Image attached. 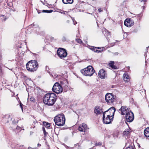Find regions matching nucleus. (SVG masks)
Masks as SVG:
<instances>
[{"label":"nucleus","mask_w":149,"mask_h":149,"mask_svg":"<svg viewBox=\"0 0 149 149\" xmlns=\"http://www.w3.org/2000/svg\"><path fill=\"white\" fill-rule=\"evenodd\" d=\"M56 100V95L52 93L46 94L43 97L44 103L48 106H52L55 103Z\"/></svg>","instance_id":"f257e3e1"},{"label":"nucleus","mask_w":149,"mask_h":149,"mask_svg":"<svg viewBox=\"0 0 149 149\" xmlns=\"http://www.w3.org/2000/svg\"><path fill=\"white\" fill-rule=\"evenodd\" d=\"M38 67V64L37 61H31L26 64L27 70L30 72H33L37 70Z\"/></svg>","instance_id":"f03ea898"},{"label":"nucleus","mask_w":149,"mask_h":149,"mask_svg":"<svg viewBox=\"0 0 149 149\" xmlns=\"http://www.w3.org/2000/svg\"><path fill=\"white\" fill-rule=\"evenodd\" d=\"M65 118L63 114H59L56 116L54 118V120L55 123L57 125L62 126L65 124Z\"/></svg>","instance_id":"7ed1b4c3"},{"label":"nucleus","mask_w":149,"mask_h":149,"mask_svg":"<svg viewBox=\"0 0 149 149\" xmlns=\"http://www.w3.org/2000/svg\"><path fill=\"white\" fill-rule=\"evenodd\" d=\"M82 74L85 76H91L95 72V70L91 66H88L87 68L81 70Z\"/></svg>","instance_id":"20e7f679"},{"label":"nucleus","mask_w":149,"mask_h":149,"mask_svg":"<svg viewBox=\"0 0 149 149\" xmlns=\"http://www.w3.org/2000/svg\"><path fill=\"white\" fill-rule=\"evenodd\" d=\"M116 97L112 93H107L105 95V100L108 104H111L115 100Z\"/></svg>","instance_id":"39448f33"},{"label":"nucleus","mask_w":149,"mask_h":149,"mask_svg":"<svg viewBox=\"0 0 149 149\" xmlns=\"http://www.w3.org/2000/svg\"><path fill=\"white\" fill-rule=\"evenodd\" d=\"M63 85H60L58 83L56 82L54 85L52 89L55 93L58 94L61 93L63 90Z\"/></svg>","instance_id":"423d86ee"},{"label":"nucleus","mask_w":149,"mask_h":149,"mask_svg":"<svg viewBox=\"0 0 149 149\" xmlns=\"http://www.w3.org/2000/svg\"><path fill=\"white\" fill-rule=\"evenodd\" d=\"M115 111V108L113 107H112L107 111L104 112L103 113V116H104L113 117Z\"/></svg>","instance_id":"0eeeda50"},{"label":"nucleus","mask_w":149,"mask_h":149,"mask_svg":"<svg viewBox=\"0 0 149 149\" xmlns=\"http://www.w3.org/2000/svg\"><path fill=\"white\" fill-rule=\"evenodd\" d=\"M57 53L58 55L61 59L65 57L67 55L66 50L65 49L61 48L58 49Z\"/></svg>","instance_id":"6e6552de"},{"label":"nucleus","mask_w":149,"mask_h":149,"mask_svg":"<svg viewBox=\"0 0 149 149\" xmlns=\"http://www.w3.org/2000/svg\"><path fill=\"white\" fill-rule=\"evenodd\" d=\"M126 121L128 122H132L134 119V115L133 113L130 111L125 114Z\"/></svg>","instance_id":"1a4fd4ad"},{"label":"nucleus","mask_w":149,"mask_h":149,"mask_svg":"<svg viewBox=\"0 0 149 149\" xmlns=\"http://www.w3.org/2000/svg\"><path fill=\"white\" fill-rule=\"evenodd\" d=\"M113 117H109L103 116V120L104 123L109 124L111 123L113 121Z\"/></svg>","instance_id":"9d476101"},{"label":"nucleus","mask_w":149,"mask_h":149,"mask_svg":"<svg viewBox=\"0 0 149 149\" xmlns=\"http://www.w3.org/2000/svg\"><path fill=\"white\" fill-rule=\"evenodd\" d=\"M88 129L86 125L84 123L80 125L78 127L79 130L83 132H85Z\"/></svg>","instance_id":"9b49d317"},{"label":"nucleus","mask_w":149,"mask_h":149,"mask_svg":"<svg viewBox=\"0 0 149 149\" xmlns=\"http://www.w3.org/2000/svg\"><path fill=\"white\" fill-rule=\"evenodd\" d=\"M119 110L121 112V113L122 115L126 114L127 112L130 111L125 106H122Z\"/></svg>","instance_id":"f8f14e48"},{"label":"nucleus","mask_w":149,"mask_h":149,"mask_svg":"<svg viewBox=\"0 0 149 149\" xmlns=\"http://www.w3.org/2000/svg\"><path fill=\"white\" fill-rule=\"evenodd\" d=\"M132 22L130 19H127L124 22V24L127 27H130L134 24V22L132 23Z\"/></svg>","instance_id":"ddd939ff"},{"label":"nucleus","mask_w":149,"mask_h":149,"mask_svg":"<svg viewBox=\"0 0 149 149\" xmlns=\"http://www.w3.org/2000/svg\"><path fill=\"white\" fill-rule=\"evenodd\" d=\"M106 75V72L103 69L100 70L99 72L98 75L101 79H104Z\"/></svg>","instance_id":"4468645a"},{"label":"nucleus","mask_w":149,"mask_h":149,"mask_svg":"<svg viewBox=\"0 0 149 149\" xmlns=\"http://www.w3.org/2000/svg\"><path fill=\"white\" fill-rule=\"evenodd\" d=\"M103 112L102 109L100 107H95L94 112L97 114H99Z\"/></svg>","instance_id":"2eb2a0df"},{"label":"nucleus","mask_w":149,"mask_h":149,"mask_svg":"<svg viewBox=\"0 0 149 149\" xmlns=\"http://www.w3.org/2000/svg\"><path fill=\"white\" fill-rule=\"evenodd\" d=\"M123 78L124 81L126 82L130 80L129 76L126 73L124 74Z\"/></svg>","instance_id":"dca6fc26"},{"label":"nucleus","mask_w":149,"mask_h":149,"mask_svg":"<svg viewBox=\"0 0 149 149\" xmlns=\"http://www.w3.org/2000/svg\"><path fill=\"white\" fill-rule=\"evenodd\" d=\"M13 149H25L23 145H21L17 144L14 147H13Z\"/></svg>","instance_id":"f3484780"},{"label":"nucleus","mask_w":149,"mask_h":149,"mask_svg":"<svg viewBox=\"0 0 149 149\" xmlns=\"http://www.w3.org/2000/svg\"><path fill=\"white\" fill-rule=\"evenodd\" d=\"M144 133L145 136L147 137H149V127L145 129Z\"/></svg>","instance_id":"a211bd4d"},{"label":"nucleus","mask_w":149,"mask_h":149,"mask_svg":"<svg viewBox=\"0 0 149 149\" xmlns=\"http://www.w3.org/2000/svg\"><path fill=\"white\" fill-rule=\"evenodd\" d=\"M131 130L130 129H128L127 130H126L123 132V134L124 136L129 135L130 134Z\"/></svg>","instance_id":"6ab92c4d"},{"label":"nucleus","mask_w":149,"mask_h":149,"mask_svg":"<svg viewBox=\"0 0 149 149\" xmlns=\"http://www.w3.org/2000/svg\"><path fill=\"white\" fill-rule=\"evenodd\" d=\"M62 1L65 4H72L73 3V0H62Z\"/></svg>","instance_id":"aec40b11"},{"label":"nucleus","mask_w":149,"mask_h":149,"mask_svg":"<svg viewBox=\"0 0 149 149\" xmlns=\"http://www.w3.org/2000/svg\"><path fill=\"white\" fill-rule=\"evenodd\" d=\"M109 66H110L112 69H117L116 66L114 65V62L111 61L109 64Z\"/></svg>","instance_id":"412c9836"},{"label":"nucleus","mask_w":149,"mask_h":149,"mask_svg":"<svg viewBox=\"0 0 149 149\" xmlns=\"http://www.w3.org/2000/svg\"><path fill=\"white\" fill-rule=\"evenodd\" d=\"M103 33L104 34L105 36L107 38H109L110 37V33L107 30H105V33H104V31H102Z\"/></svg>","instance_id":"4be33fe9"},{"label":"nucleus","mask_w":149,"mask_h":149,"mask_svg":"<svg viewBox=\"0 0 149 149\" xmlns=\"http://www.w3.org/2000/svg\"><path fill=\"white\" fill-rule=\"evenodd\" d=\"M43 124V125L47 128H48L50 126V124L47 122H44Z\"/></svg>","instance_id":"5701e85b"},{"label":"nucleus","mask_w":149,"mask_h":149,"mask_svg":"<svg viewBox=\"0 0 149 149\" xmlns=\"http://www.w3.org/2000/svg\"><path fill=\"white\" fill-rule=\"evenodd\" d=\"M97 49H100L99 47H94V49H93V51H94V52H97V53H99L100 52H101V51L100 50H97Z\"/></svg>","instance_id":"b1692460"},{"label":"nucleus","mask_w":149,"mask_h":149,"mask_svg":"<svg viewBox=\"0 0 149 149\" xmlns=\"http://www.w3.org/2000/svg\"><path fill=\"white\" fill-rule=\"evenodd\" d=\"M53 11L52 10H43L42 12L45 13H52Z\"/></svg>","instance_id":"393cba45"},{"label":"nucleus","mask_w":149,"mask_h":149,"mask_svg":"<svg viewBox=\"0 0 149 149\" xmlns=\"http://www.w3.org/2000/svg\"><path fill=\"white\" fill-rule=\"evenodd\" d=\"M28 100H29L32 102H34L35 101L34 98L33 97H31L30 98L29 97L28 98Z\"/></svg>","instance_id":"a878e982"},{"label":"nucleus","mask_w":149,"mask_h":149,"mask_svg":"<svg viewBox=\"0 0 149 149\" xmlns=\"http://www.w3.org/2000/svg\"><path fill=\"white\" fill-rule=\"evenodd\" d=\"M48 72L49 73V74L50 75L52 76L54 78H55L56 77L58 76L56 74L54 73H53V74H52L49 72Z\"/></svg>","instance_id":"bb28decb"},{"label":"nucleus","mask_w":149,"mask_h":149,"mask_svg":"<svg viewBox=\"0 0 149 149\" xmlns=\"http://www.w3.org/2000/svg\"><path fill=\"white\" fill-rule=\"evenodd\" d=\"M1 17H2L1 19H3L4 21H5L6 20L7 18L6 16L4 15H2Z\"/></svg>","instance_id":"cd10ccee"},{"label":"nucleus","mask_w":149,"mask_h":149,"mask_svg":"<svg viewBox=\"0 0 149 149\" xmlns=\"http://www.w3.org/2000/svg\"><path fill=\"white\" fill-rule=\"evenodd\" d=\"M21 130V128L20 127H19L18 126H17V127L16 128V130L17 131H17V132L20 131Z\"/></svg>","instance_id":"c85d7f7f"},{"label":"nucleus","mask_w":149,"mask_h":149,"mask_svg":"<svg viewBox=\"0 0 149 149\" xmlns=\"http://www.w3.org/2000/svg\"><path fill=\"white\" fill-rule=\"evenodd\" d=\"M76 40L78 43H81L82 42V40L80 39H76Z\"/></svg>","instance_id":"c756f323"},{"label":"nucleus","mask_w":149,"mask_h":149,"mask_svg":"<svg viewBox=\"0 0 149 149\" xmlns=\"http://www.w3.org/2000/svg\"><path fill=\"white\" fill-rule=\"evenodd\" d=\"M42 130L44 132V136H46L47 134V132H46L45 130L44 127H42Z\"/></svg>","instance_id":"7c9ffc66"},{"label":"nucleus","mask_w":149,"mask_h":149,"mask_svg":"<svg viewBox=\"0 0 149 149\" xmlns=\"http://www.w3.org/2000/svg\"><path fill=\"white\" fill-rule=\"evenodd\" d=\"M126 149H135L133 146H129L128 147H127L126 148Z\"/></svg>","instance_id":"2f4dec72"},{"label":"nucleus","mask_w":149,"mask_h":149,"mask_svg":"<svg viewBox=\"0 0 149 149\" xmlns=\"http://www.w3.org/2000/svg\"><path fill=\"white\" fill-rule=\"evenodd\" d=\"M19 104V106H20V107L21 108V109H22V111H23V109L22 105H23L22 104V103L21 102H20Z\"/></svg>","instance_id":"473e14b6"},{"label":"nucleus","mask_w":149,"mask_h":149,"mask_svg":"<svg viewBox=\"0 0 149 149\" xmlns=\"http://www.w3.org/2000/svg\"><path fill=\"white\" fill-rule=\"evenodd\" d=\"M72 20L73 22V24L74 25H75L77 23V22L74 20V19L73 18H72Z\"/></svg>","instance_id":"72a5a7b5"},{"label":"nucleus","mask_w":149,"mask_h":149,"mask_svg":"<svg viewBox=\"0 0 149 149\" xmlns=\"http://www.w3.org/2000/svg\"><path fill=\"white\" fill-rule=\"evenodd\" d=\"M147 0H139V1L141 2H143V4H144L146 2Z\"/></svg>","instance_id":"f704fd0d"},{"label":"nucleus","mask_w":149,"mask_h":149,"mask_svg":"<svg viewBox=\"0 0 149 149\" xmlns=\"http://www.w3.org/2000/svg\"><path fill=\"white\" fill-rule=\"evenodd\" d=\"M102 144L100 142H98L96 143L95 145L96 146H100Z\"/></svg>","instance_id":"c9c22d12"},{"label":"nucleus","mask_w":149,"mask_h":149,"mask_svg":"<svg viewBox=\"0 0 149 149\" xmlns=\"http://www.w3.org/2000/svg\"><path fill=\"white\" fill-rule=\"evenodd\" d=\"M94 47L90 46L89 47V48L91 50H93V49H94Z\"/></svg>","instance_id":"e433bc0d"},{"label":"nucleus","mask_w":149,"mask_h":149,"mask_svg":"<svg viewBox=\"0 0 149 149\" xmlns=\"http://www.w3.org/2000/svg\"><path fill=\"white\" fill-rule=\"evenodd\" d=\"M50 39L52 41H53V40H55L54 38L53 37H50Z\"/></svg>","instance_id":"4c0bfd02"},{"label":"nucleus","mask_w":149,"mask_h":149,"mask_svg":"<svg viewBox=\"0 0 149 149\" xmlns=\"http://www.w3.org/2000/svg\"><path fill=\"white\" fill-rule=\"evenodd\" d=\"M118 54V53L117 52L114 53H113V55H117Z\"/></svg>","instance_id":"58836bf2"},{"label":"nucleus","mask_w":149,"mask_h":149,"mask_svg":"<svg viewBox=\"0 0 149 149\" xmlns=\"http://www.w3.org/2000/svg\"><path fill=\"white\" fill-rule=\"evenodd\" d=\"M28 149H36V148H32L31 147H28Z\"/></svg>","instance_id":"ea45409f"},{"label":"nucleus","mask_w":149,"mask_h":149,"mask_svg":"<svg viewBox=\"0 0 149 149\" xmlns=\"http://www.w3.org/2000/svg\"><path fill=\"white\" fill-rule=\"evenodd\" d=\"M98 11H99V12H101L102 11V10L101 9V8H100L98 9Z\"/></svg>","instance_id":"a19ab883"},{"label":"nucleus","mask_w":149,"mask_h":149,"mask_svg":"<svg viewBox=\"0 0 149 149\" xmlns=\"http://www.w3.org/2000/svg\"><path fill=\"white\" fill-rule=\"evenodd\" d=\"M9 118H10V117L9 116H5V118H7L8 119Z\"/></svg>","instance_id":"79ce46f5"},{"label":"nucleus","mask_w":149,"mask_h":149,"mask_svg":"<svg viewBox=\"0 0 149 149\" xmlns=\"http://www.w3.org/2000/svg\"><path fill=\"white\" fill-rule=\"evenodd\" d=\"M144 56L145 57H146L147 56V54H146V53H145L144 54Z\"/></svg>","instance_id":"37998d69"},{"label":"nucleus","mask_w":149,"mask_h":149,"mask_svg":"<svg viewBox=\"0 0 149 149\" xmlns=\"http://www.w3.org/2000/svg\"><path fill=\"white\" fill-rule=\"evenodd\" d=\"M38 146H41V144H39V143H38Z\"/></svg>","instance_id":"c03bdc74"},{"label":"nucleus","mask_w":149,"mask_h":149,"mask_svg":"<svg viewBox=\"0 0 149 149\" xmlns=\"http://www.w3.org/2000/svg\"><path fill=\"white\" fill-rule=\"evenodd\" d=\"M11 10H12L13 11H15V9H13V10L11 9Z\"/></svg>","instance_id":"a18cd8bd"},{"label":"nucleus","mask_w":149,"mask_h":149,"mask_svg":"<svg viewBox=\"0 0 149 149\" xmlns=\"http://www.w3.org/2000/svg\"><path fill=\"white\" fill-rule=\"evenodd\" d=\"M68 23H69V21L68 20L66 21Z\"/></svg>","instance_id":"49530a36"},{"label":"nucleus","mask_w":149,"mask_h":149,"mask_svg":"<svg viewBox=\"0 0 149 149\" xmlns=\"http://www.w3.org/2000/svg\"><path fill=\"white\" fill-rule=\"evenodd\" d=\"M38 13H40V11H38Z\"/></svg>","instance_id":"de8ad7c7"},{"label":"nucleus","mask_w":149,"mask_h":149,"mask_svg":"<svg viewBox=\"0 0 149 149\" xmlns=\"http://www.w3.org/2000/svg\"><path fill=\"white\" fill-rule=\"evenodd\" d=\"M35 127V126H34L33 127V128L34 127Z\"/></svg>","instance_id":"09e8293b"},{"label":"nucleus","mask_w":149,"mask_h":149,"mask_svg":"<svg viewBox=\"0 0 149 149\" xmlns=\"http://www.w3.org/2000/svg\"><path fill=\"white\" fill-rule=\"evenodd\" d=\"M7 123H8V121H7Z\"/></svg>","instance_id":"8fccbe9b"},{"label":"nucleus","mask_w":149,"mask_h":149,"mask_svg":"<svg viewBox=\"0 0 149 149\" xmlns=\"http://www.w3.org/2000/svg\"><path fill=\"white\" fill-rule=\"evenodd\" d=\"M149 47H147V48H148Z\"/></svg>","instance_id":"3c124183"}]
</instances>
